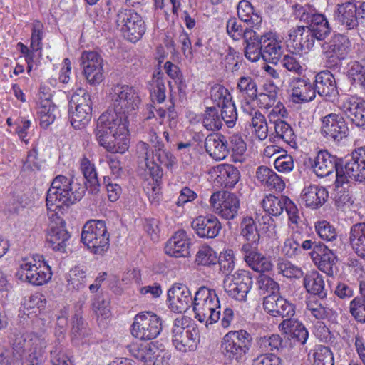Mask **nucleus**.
Returning a JSON list of instances; mask_svg holds the SVG:
<instances>
[{"label": "nucleus", "instance_id": "obj_34", "mask_svg": "<svg viewBox=\"0 0 365 365\" xmlns=\"http://www.w3.org/2000/svg\"><path fill=\"white\" fill-rule=\"evenodd\" d=\"M279 329L285 334H290L301 344H305L309 332L304 325L296 319H285L279 325Z\"/></svg>", "mask_w": 365, "mask_h": 365}, {"label": "nucleus", "instance_id": "obj_10", "mask_svg": "<svg viewBox=\"0 0 365 365\" xmlns=\"http://www.w3.org/2000/svg\"><path fill=\"white\" fill-rule=\"evenodd\" d=\"M252 286L251 273L245 270H239L224 280V289L229 297L244 302Z\"/></svg>", "mask_w": 365, "mask_h": 365}, {"label": "nucleus", "instance_id": "obj_19", "mask_svg": "<svg viewBox=\"0 0 365 365\" xmlns=\"http://www.w3.org/2000/svg\"><path fill=\"white\" fill-rule=\"evenodd\" d=\"M344 114L358 127L365 128V101L351 96L341 106Z\"/></svg>", "mask_w": 365, "mask_h": 365}, {"label": "nucleus", "instance_id": "obj_26", "mask_svg": "<svg viewBox=\"0 0 365 365\" xmlns=\"http://www.w3.org/2000/svg\"><path fill=\"white\" fill-rule=\"evenodd\" d=\"M205 148L207 154L216 160H222L228 155L226 138L220 133H210L205 140Z\"/></svg>", "mask_w": 365, "mask_h": 365}, {"label": "nucleus", "instance_id": "obj_15", "mask_svg": "<svg viewBox=\"0 0 365 365\" xmlns=\"http://www.w3.org/2000/svg\"><path fill=\"white\" fill-rule=\"evenodd\" d=\"M321 133L329 140L339 142L347 137L349 128L341 115L330 113L322 119Z\"/></svg>", "mask_w": 365, "mask_h": 365}, {"label": "nucleus", "instance_id": "obj_7", "mask_svg": "<svg viewBox=\"0 0 365 365\" xmlns=\"http://www.w3.org/2000/svg\"><path fill=\"white\" fill-rule=\"evenodd\" d=\"M252 339L245 330L230 331L222 339V353L228 359L238 361L249 349Z\"/></svg>", "mask_w": 365, "mask_h": 365}, {"label": "nucleus", "instance_id": "obj_60", "mask_svg": "<svg viewBox=\"0 0 365 365\" xmlns=\"http://www.w3.org/2000/svg\"><path fill=\"white\" fill-rule=\"evenodd\" d=\"M221 108L222 121L224 120L229 128H232L237 119V114L235 103L231 101H226V103L222 104Z\"/></svg>", "mask_w": 365, "mask_h": 365}, {"label": "nucleus", "instance_id": "obj_42", "mask_svg": "<svg viewBox=\"0 0 365 365\" xmlns=\"http://www.w3.org/2000/svg\"><path fill=\"white\" fill-rule=\"evenodd\" d=\"M58 113V108L49 98L41 100L38 108L40 125L47 128L54 122Z\"/></svg>", "mask_w": 365, "mask_h": 365}, {"label": "nucleus", "instance_id": "obj_58", "mask_svg": "<svg viewBox=\"0 0 365 365\" xmlns=\"http://www.w3.org/2000/svg\"><path fill=\"white\" fill-rule=\"evenodd\" d=\"M86 272L80 267H75L69 272L68 286L69 289L80 290L86 286Z\"/></svg>", "mask_w": 365, "mask_h": 365}, {"label": "nucleus", "instance_id": "obj_47", "mask_svg": "<svg viewBox=\"0 0 365 365\" xmlns=\"http://www.w3.org/2000/svg\"><path fill=\"white\" fill-rule=\"evenodd\" d=\"M228 154L232 153V160L234 162L242 163L245 160L244 155L247 150V145L242 136L239 134H233L227 140Z\"/></svg>", "mask_w": 365, "mask_h": 365}, {"label": "nucleus", "instance_id": "obj_40", "mask_svg": "<svg viewBox=\"0 0 365 365\" xmlns=\"http://www.w3.org/2000/svg\"><path fill=\"white\" fill-rule=\"evenodd\" d=\"M236 89L247 103L255 101L258 93L255 78L249 75H245L238 78Z\"/></svg>", "mask_w": 365, "mask_h": 365}, {"label": "nucleus", "instance_id": "obj_54", "mask_svg": "<svg viewBox=\"0 0 365 365\" xmlns=\"http://www.w3.org/2000/svg\"><path fill=\"white\" fill-rule=\"evenodd\" d=\"M300 233L294 232L290 238L287 239L283 245L282 252L289 258H293L301 255L299 246Z\"/></svg>", "mask_w": 365, "mask_h": 365}, {"label": "nucleus", "instance_id": "obj_45", "mask_svg": "<svg viewBox=\"0 0 365 365\" xmlns=\"http://www.w3.org/2000/svg\"><path fill=\"white\" fill-rule=\"evenodd\" d=\"M276 138L282 140L291 148H297L296 135L292 127L285 121L277 119L274 121Z\"/></svg>", "mask_w": 365, "mask_h": 365}, {"label": "nucleus", "instance_id": "obj_28", "mask_svg": "<svg viewBox=\"0 0 365 365\" xmlns=\"http://www.w3.org/2000/svg\"><path fill=\"white\" fill-rule=\"evenodd\" d=\"M313 84L316 93L321 96H332L338 93L335 78L329 71L318 73Z\"/></svg>", "mask_w": 365, "mask_h": 365}, {"label": "nucleus", "instance_id": "obj_57", "mask_svg": "<svg viewBox=\"0 0 365 365\" xmlns=\"http://www.w3.org/2000/svg\"><path fill=\"white\" fill-rule=\"evenodd\" d=\"M313 365H334V356L328 346H317L313 353Z\"/></svg>", "mask_w": 365, "mask_h": 365}, {"label": "nucleus", "instance_id": "obj_62", "mask_svg": "<svg viewBox=\"0 0 365 365\" xmlns=\"http://www.w3.org/2000/svg\"><path fill=\"white\" fill-rule=\"evenodd\" d=\"M277 270L279 274L287 278H300L303 276L301 269L292 264L290 262L284 259H279Z\"/></svg>", "mask_w": 365, "mask_h": 365}, {"label": "nucleus", "instance_id": "obj_6", "mask_svg": "<svg viewBox=\"0 0 365 365\" xmlns=\"http://www.w3.org/2000/svg\"><path fill=\"white\" fill-rule=\"evenodd\" d=\"M350 180L365 181V147H361L352 153L341 170H336L335 183L337 187Z\"/></svg>", "mask_w": 365, "mask_h": 365}, {"label": "nucleus", "instance_id": "obj_56", "mask_svg": "<svg viewBox=\"0 0 365 365\" xmlns=\"http://www.w3.org/2000/svg\"><path fill=\"white\" fill-rule=\"evenodd\" d=\"M349 79L353 85L365 87V66L358 61L351 63L348 71Z\"/></svg>", "mask_w": 365, "mask_h": 365}, {"label": "nucleus", "instance_id": "obj_11", "mask_svg": "<svg viewBox=\"0 0 365 365\" xmlns=\"http://www.w3.org/2000/svg\"><path fill=\"white\" fill-rule=\"evenodd\" d=\"M113 112L126 115L135 110L140 101L135 90L127 85H118L113 89Z\"/></svg>", "mask_w": 365, "mask_h": 365}, {"label": "nucleus", "instance_id": "obj_50", "mask_svg": "<svg viewBox=\"0 0 365 365\" xmlns=\"http://www.w3.org/2000/svg\"><path fill=\"white\" fill-rule=\"evenodd\" d=\"M93 102L89 93L82 88H78L71 96L69 106L71 109L78 107L92 112Z\"/></svg>", "mask_w": 365, "mask_h": 365}, {"label": "nucleus", "instance_id": "obj_46", "mask_svg": "<svg viewBox=\"0 0 365 365\" xmlns=\"http://www.w3.org/2000/svg\"><path fill=\"white\" fill-rule=\"evenodd\" d=\"M240 234L248 242L246 244H257L260 236L252 217L247 216L242 218L240 222Z\"/></svg>", "mask_w": 365, "mask_h": 365}, {"label": "nucleus", "instance_id": "obj_20", "mask_svg": "<svg viewBox=\"0 0 365 365\" xmlns=\"http://www.w3.org/2000/svg\"><path fill=\"white\" fill-rule=\"evenodd\" d=\"M341 165L336 156L327 150H321L315 158L313 168L318 177L324 178L333 174L334 171L336 173V170H341Z\"/></svg>", "mask_w": 365, "mask_h": 365}, {"label": "nucleus", "instance_id": "obj_64", "mask_svg": "<svg viewBox=\"0 0 365 365\" xmlns=\"http://www.w3.org/2000/svg\"><path fill=\"white\" fill-rule=\"evenodd\" d=\"M319 236L327 242L337 240V234L335 228L327 221L319 222L315 226Z\"/></svg>", "mask_w": 365, "mask_h": 365}, {"label": "nucleus", "instance_id": "obj_59", "mask_svg": "<svg viewBox=\"0 0 365 365\" xmlns=\"http://www.w3.org/2000/svg\"><path fill=\"white\" fill-rule=\"evenodd\" d=\"M284 297L277 294H269L263 300L264 309L272 317H278Z\"/></svg>", "mask_w": 365, "mask_h": 365}, {"label": "nucleus", "instance_id": "obj_55", "mask_svg": "<svg viewBox=\"0 0 365 365\" xmlns=\"http://www.w3.org/2000/svg\"><path fill=\"white\" fill-rule=\"evenodd\" d=\"M250 125L253 128L256 136L260 140H264L268 134V125L266 118L259 111H255L252 118Z\"/></svg>", "mask_w": 365, "mask_h": 365}, {"label": "nucleus", "instance_id": "obj_41", "mask_svg": "<svg viewBox=\"0 0 365 365\" xmlns=\"http://www.w3.org/2000/svg\"><path fill=\"white\" fill-rule=\"evenodd\" d=\"M313 18L314 19L311 21L309 26H307V27L314 41L316 39L323 41L330 34L331 28L324 15L318 14Z\"/></svg>", "mask_w": 365, "mask_h": 365}, {"label": "nucleus", "instance_id": "obj_1", "mask_svg": "<svg viewBox=\"0 0 365 365\" xmlns=\"http://www.w3.org/2000/svg\"><path fill=\"white\" fill-rule=\"evenodd\" d=\"M127 115L112 110L103 113L97 120L95 135L98 144L113 153H124L129 147Z\"/></svg>", "mask_w": 365, "mask_h": 365}, {"label": "nucleus", "instance_id": "obj_12", "mask_svg": "<svg viewBox=\"0 0 365 365\" xmlns=\"http://www.w3.org/2000/svg\"><path fill=\"white\" fill-rule=\"evenodd\" d=\"M322 48L327 63L337 65L348 56L351 51V42L346 36L338 34H334L328 42H324Z\"/></svg>", "mask_w": 365, "mask_h": 365}, {"label": "nucleus", "instance_id": "obj_49", "mask_svg": "<svg viewBox=\"0 0 365 365\" xmlns=\"http://www.w3.org/2000/svg\"><path fill=\"white\" fill-rule=\"evenodd\" d=\"M202 125L210 131L219 130L222 126L219 110L215 106L207 107L202 115Z\"/></svg>", "mask_w": 365, "mask_h": 365}, {"label": "nucleus", "instance_id": "obj_21", "mask_svg": "<svg viewBox=\"0 0 365 365\" xmlns=\"http://www.w3.org/2000/svg\"><path fill=\"white\" fill-rule=\"evenodd\" d=\"M292 98L295 103L309 102L314 99V84L305 76L294 78L291 82Z\"/></svg>", "mask_w": 365, "mask_h": 365}, {"label": "nucleus", "instance_id": "obj_3", "mask_svg": "<svg viewBox=\"0 0 365 365\" xmlns=\"http://www.w3.org/2000/svg\"><path fill=\"white\" fill-rule=\"evenodd\" d=\"M193 311L195 318L206 326L217 322L220 317V304L215 290L200 287L194 297Z\"/></svg>", "mask_w": 365, "mask_h": 365}, {"label": "nucleus", "instance_id": "obj_5", "mask_svg": "<svg viewBox=\"0 0 365 365\" xmlns=\"http://www.w3.org/2000/svg\"><path fill=\"white\" fill-rule=\"evenodd\" d=\"M116 26L125 38L135 43L145 32V25L143 18L130 9H120L116 15Z\"/></svg>", "mask_w": 365, "mask_h": 365}, {"label": "nucleus", "instance_id": "obj_8", "mask_svg": "<svg viewBox=\"0 0 365 365\" xmlns=\"http://www.w3.org/2000/svg\"><path fill=\"white\" fill-rule=\"evenodd\" d=\"M34 261H38V264L32 262H24L20 265L16 274L20 279H24L33 285H42L51 279V268L42 255H37Z\"/></svg>", "mask_w": 365, "mask_h": 365}, {"label": "nucleus", "instance_id": "obj_4", "mask_svg": "<svg viewBox=\"0 0 365 365\" xmlns=\"http://www.w3.org/2000/svg\"><path fill=\"white\" fill-rule=\"evenodd\" d=\"M109 237L104 221L90 220L83 227L81 240L92 253L103 255L109 248Z\"/></svg>", "mask_w": 365, "mask_h": 365}, {"label": "nucleus", "instance_id": "obj_51", "mask_svg": "<svg viewBox=\"0 0 365 365\" xmlns=\"http://www.w3.org/2000/svg\"><path fill=\"white\" fill-rule=\"evenodd\" d=\"M81 170L84 175V178L92 187V191H98L100 185L94 164L86 157H83L81 160Z\"/></svg>", "mask_w": 365, "mask_h": 365}, {"label": "nucleus", "instance_id": "obj_13", "mask_svg": "<svg viewBox=\"0 0 365 365\" xmlns=\"http://www.w3.org/2000/svg\"><path fill=\"white\" fill-rule=\"evenodd\" d=\"M187 322L184 317L177 318L172 329V341L175 347L180 351L192 350L195 345L197 331L193 327H185Z\"/></svg>", "mask_w": 365, "mask_h": 365}, {"label": "nucleus", "instance_id": "obj_24", "mask_svg": "<svg viewBox=\"0 0 365 365\" xmlns=\"http://www.w3.org/2000/svg\"><path fill=\"white\" fill-rule=\"evenodd\" d=\"M358 8L353 1H346L336 5L334 11V20L349 29L356 28L360 21Z\"/></svg>", "mask_w": 365, "mask_h": 365}, {"label": "nucleus", "instance_id": "obj_61", "mask_svg": "<svg viewBox=\"0 0 365 365\" xmlns=\"http://www.w3.org/2000/svg\"><path fill=\"white\" fill-rule=\"evenodd\" d=\"M51 365H73L70 358L65 354L64 347L58 341L51 350Z\"/></svg>", "mask_w": 365, "mask_h": 365}, {"label": "nucleus", "instance_id": "obj_14", "mask_svg": "<svg viewBox=\"0 0 365 365\" xmlns=\"http://www.w3.org/2000/svg\"><path fill=\"white\" fill-rule=\"evenodd\" d=\"M83 73L90 85L99 84L103 79V60L95 51H83L81 57Z\"/></svg>", "mask_w": 365, "mask_h": 365}, {"label": "nucleus", "instance_id": "obj_17", "mask_svg": "<svg viewBox=\"0 0 365 365\" xmlns=\"http://www.w3.org/2000/svg\"><path fill=\"white\" fill-rule=\"evenodd\" d=\"M240 251L245 262L254 271L264 272L272 269L270 260L258 251L257 245L243 244Z\"/></svg>", "mask_w": 365, "mask_h": 365}, {"label": "nucleus", "instance_id": "obj_44", "mask_svg": "<svg viewBox=\"0 0 365 365\" xmlns=\"http://www.w3.org/2000/svg\"><path fill=\"white\" fill-rule=\"evenodd\" d=\"M217 178L225 187H233L240 179L238 169L230 164H221L216 167Z\"/></svg>", "mask_w": 365, "mask_h": 365}, {"label": "nucleus", "instance_id": "obj_53", "mask_svg": "<svg viewBox=\"0 0 365 365\" xmlns=\"http://www.w3.org/2000/svg\"><path fill=\"white\" fill-rule=\"evenodd\" d=\"M195 262L198 265L211 267L217 264L218 257L210 246H202L196 255Z\"/></svg>", "mask_w": 365, "mask_h": 365}, {"label": "nucleus", "instance_id": "obj_43", "mask_svg": "<svg viewBox=\"0 0 365 365\" xmlns=\"http://www.w3.org/2000/svg\"><path fill=\"white\" fill-rule=\"evenodd\" d=\"M304 286L309 293L317 295L321 299L327 296L323 277L317 272L306 274L304 277Z\"/></svg>", "mask_w": 365, "mask_h": 365}, {"label": "nucleus", "instance_id": "obj_39", "mask_svg": "<svg viewBox=\"0 0 365 365\" xmlns=\"http://www.w3.org/2000/svg\"><path fill=\"white\" fill-rule=\"evenodd\" d=\"M240 205V200L238 196L235 193L227 192L217 214L225 220H233L238 215Z\"/></svg>", "mask_w": 365, "mask_h": 365}, {"label": "nucleus", "instance_id": "obj_23", "mask_svg": "<svg viewBox=\"0 0 365 365\" xmlns=\"http://www.w3.org/2000/svg\"><path fill=\"white\" fill-rule=\"evenodd\" d=\"M190 239L185 230H179L167 242L165 252L174 257H187L190 253Z\"/></svg>", "mask_w": 365, "mask_h": 365}, {"label": "nucleus", "instance_id": "obj_36", "mask_svg": "<svg viewBox=\"0 0 365 365\" xmlns=\"http://www.w3.org/2000/svg\"><path fill=\"white\" fill-rule=\"evenodd\" d=\"M349 239L358 256L365 259V222L353 225L350 229Z\"/></svg>", "mask_w": 365, "mask_h": 365}, {"label": "nucleus", "instance_id": "obj_29", "mask_svg": "<svg viewBox=\"0 0 365 365\" xmlns=\"http://www.w3.org/2000/svg\"><path fill=\"white\" fill-rule=\"evenodd\" d=\"M261 57L273 64H277L283 56L284 49L281 42L277 41L272 33L264 34Z\"/></svg>", "mask_w": 365, "mask_h": 365}, {"label": "nucleus", "instance_id": "obj_16", "mask_svg": "<svg viewBox=\"0 0 365 365\" xmlns=\"http://www.w3.org/2000/svg\"><path fill=\"white\" fill-rule=\"evenodd\" d=\"M168 300L174 312L182 313L194 306V298L190 289L182 284H175L168 289Z\"/></svg>", "mask_w": 365, "mask_h": 365}, {"label": "nucleus", "instance_id": "obj_48", "mask_svg": "<svg viewBox=\"0 0 365 365\" xmlns=\"http://www.w3.org/2000/svg\"><path fill=\"white\" fill-rule=\"evenodd\" d=\"M288 202L287 196L275 197L269 195L267 199L263 200V207L264 210L272 216H279Z\"/></svg>", "mask_w": 365, "mask_h": 365}, {"label": "nucleus", "instance_id": "obj_33", "mask_svg": "<svg viewBox=\"0 0 365 365\" xmlns=\"http://www.w3.org/2000/svg\"><path fill=\"white\" fill-rule=\"evenodd\" d=\"M29 342H31L34 349H30L31 353L26 357L24 365H41L44 361L43 349L46 347L45 336L34 334Z\"/></svg>", "mask_w": 365, "mask_h": 365}, {"label": "nucleus", "instance_id": "obj_30", "mask_svg": "<svg viewBox=\"0 0 365 365\" xmlns=\"http://www.w3.org/2000/svg\"><path fill=\"white\" fill-rule=\"evenodd\" d=\"M311 258L318 265L320 270L329 276L334 274L333 267L336 264V257L333 252V250L322 244L320 252L314 251L311 254Z\"/></svg>", "mask_w": 365, "mask_h": 365}, {"label": "nucleus", "instance_id": "obj_37", "mask_svg": "<svg viewBox=\"0 0 365 365\" xmlns=\"http://www.w3.org/2000/svg\"><path fill=\"white\" fill-rule=\"evenodd\" d=\"M237 16L241 21L250 24L252 26H258L262 21L260 13L247 0H242L239 2Z\"/></svg>", "mask_w": 365, "mask_h": 365}, {"label": "nucleus", "instance_id": "obj_2", "mask_svg": "<svg viewBox=\"0 0 365 365\" xmlns=\"http://www.w3.org/2000/svg\"><path fill=\"white\" fill-rule=\"evenodd\" d=\"M86 187L77 178H68L59 175L53 178L47 191L46 203L48 210L60 211L79 201L84 195Z\"/></svg>", "mask_w": 365, "mask_h": 365}, {"label": "nucleus", "instance_id": "obj_31", "mask_svg": "<svg viewBox=\"0 0 365 365\" xmlns=\"http://www.w3.org/2000/svg\"><path fill=\"white\" fill-rule=\"evenodd\" d=\"M70 237L63 225L51 226L47 232L46 242L54 251L64 252Z\"/></svg>", "mask_w": 365, "mask_h": 365}, {"label": "nucleus", "instance_id": "obj_63", "mask_svg": "<svg viewBox=\"0 0 365 365\" xmlns=\"http://www.w3.org/2000/svg\"><path fill=\"white\" fill-rule=\"evenodd\" d=\"M43 24L39 21H34L31 26V37L30 47L33 51L42 49Z\"/></svg>", "mask_w": 365, "mask_h": 365}, {"label": "nucleus", "instance_id": "obj_25", "mask_svg": "<svg viewBox=\"0 0 365 365\" xmlns=\"http://www.w3.org/2000/svg\"><path fill=\"white\" fill-rule=\"evenodd\" d=\"M243 39L246 44L245 48V57L252 62L257 61L262 56L264 34H259L256 31L247 28Z\"/></svg>", "mask_w": 365, "mask_h": 365}, {"label": "nucleus", "instance_id": "obj_35", "mask_svg": "<svg viewBox=\"0 0 365 365\" xmlns=\"http://www.w3.org/2000/svg\"><path fill=\"white\" fill-rule=\"evenodd\" d=\"M150 146L148 143L140 141L137 144V151L139 154L144 156L146 168L148 170L150 176L153 180L158 181L163 176V170L154 160V151L149 149Z\"/></svg>", "mask_w": 365, "mask_h": 365}, {"label": "nucleus", "instance_id": "obj_32", "mask_svg": "<svg viewBox=\"0 0 365 365\" xmlns=\"http://www.w3.org/2000/svg\"><path fill=\"white\" fill-rule=\"evenodd\" d=\"M130 351L135 359L141 361L145 365H154L160 353L158 348L151 343L133 344Z\"/></svg>", "mask_w": 365, "mask_h": 365}, {"label": "nucleus", "instance_id": "obj_27", "mask_svg": "<svg viewBox=\"0 0 365 365\" xmlns=\"http://www.w3.org/2000/svg\"><path fill=\"white\" fill-rule=\"evenodd\" d=\"M328 196V191L326 188L316 185H310L302 190V200L306 207L317 209L326 202Z\"/></svg>", "mask_w": 365, "mask_h": 365}, {"label": "nucleus", "instance_id": "obj_18", "mask_svg": "<svg viewBox=\"0 0 365 365\" xmlns=\"http://www.w3.org/2000/svg\"><path fill=\"white\" fill-rule=\"evenodd\" d=\"M191 227L200 238H215L222 230V225L214 215L199 216L192 220Z\"/></svg>", "mask_w": 365, "mask_h": 365}, {"label": "nucleus", "instance_id": "obj_9", "mask_svg": "<svg viewBox=\"0 0 365 365\" xmlns=\"http://www.w3.org/2000/svg\"><path fill=\"white\" fill-rule=\"evenodd\" d=\"M160 318L152 312L138 314L131 326V334L140 340H152L157 337L161 331Z\"/></svg>", "mask_w": 365, "mask_h": 365}, {"label": "nucleus", "instance_id": "obj_22", "mask_svg": "<svg viewBox=\"0 0 365 365\" xmlns=\"http://www.w3.org/2000/svg\"><path fill=\"white\" fill-rule=\"evenodd\" d=\"M287 41L292 44L296 52L309 51L315 42L307 26L292 27L289 31Z\"/></svg>", "mask_w": 365, "mask_h": 365}, {"label": "nucleus", "instance_id": "obj_52", "mask_svg": "<svg viewBox=\"0 0 365 365\" xmlns=\"http://www.w3.org/2000/svg\"><path fill=\"white\" fill-rule=\"evenodd\" d=\"M69 119L75 129H81L88 123L92 117V112L78 107L71 109L69 106Z\"/></svg>", "mask_w": 365, "mask_h": 365}, {"label": "nucleus", "instance_id": "obj_38", "mask_svg": "<svg viewBox=\"0 0 365 365\" xmlns=\"http://www.w3.org/2000/svg\"><path fill=\"white\" fill-rule=\"evenodd\" d=\"M256 177L259 181L267 187L282 190L284 188V182L281 178L272 169L267 166H259L256 172Z\"/></svg>", "mask_w": 365, "mask_h": 365}]
</instances>
